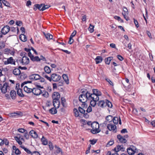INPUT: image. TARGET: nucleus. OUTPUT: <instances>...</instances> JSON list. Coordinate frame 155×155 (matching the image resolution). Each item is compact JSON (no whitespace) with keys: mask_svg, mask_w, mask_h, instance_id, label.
Masks as SVG:
<instances>
[{"mask_svg":"<svg viewBox=\"0 0 155 155\" xmlns=\"http://www.w3.org/2000/svg\"><path fill=\"white\" fill-rule=\"evenodd\" d=\"M82 94L79 96V101L82 103L86 102L88 99L89 92L87 91L86 90L82 91Z\"/></svg>","mask_w":155,"mask_h":155,"instance_id":"nucleus-1","label":"nucleus"},{"mask_svg":"<svg viewBox=\"0 0 155 155\" xmlns=\"http://www.w3.org/2000/svg\"><path fill=\"white\" fill-rule=\"evenodd\" d=\"M52 97L53 99V105L54 107L56 106L55 103H58V106H57V108H58L60 105V101L59 99L60 97L59 93L58 92H55L53 93Z\"/></svg>","mask_w":155,"mask_h":155,"instance_id":"nucleus-2","label":"nucleus"},{"mask_svg":"<svg viewBox=\"0 0 155 155\" xmlns=\"http://www.w3.org/2000/svg\"><path fill=\"white\" fill-rule=\"evenodd\" d=\"M93 93L91 94L89 93V96L90 97L95 99L97 100H99V96L102 94L101 92L97 89H93L92 90Z\"/></svg>","mask_w":155,"mask_h":155,"instance_id":"nucleus-3","label":"nucleus"},{"mask_svg":"<svg viewBox=\"0 0 155 155\" xmlns=\"http://www.w3.org/2000/svg\"><path fill=\"white\" fill-rule=\"evenodd\" d=\"M91 127L92 129L91 130V132L93 134H96L99 133L101 130L99 129V125L97 122H94L91 124Z\"/></svg>","mask_w":155,"mask_h":155,"instance_id":"nucleus-4","label":"nucleus"},{"mask_svg":"<svg viewBox=\"0 0 155 155\" xmlns=\"http://www.w3.org/2000/svg\"><path fill=\"white\" fill-rule=\"evenodd\" d=\"M61 78V77L59 74L53 73L51 75V81L52 80L54 82L59 81Z\"/></svg>","mask_w":155,"mask_h":155,"instance_id":"nucleus-5","label":"nucleus"},{"mask_svg":"<svg viewBox=\"0 0 155 155\" xmlns=\"http://www.w3.org/2000/svg\"><path fill=\"white\" fill-rule=\"evenodd\" d=\"M39 88L43 89V87L39 86V88H33L32 93L35 95H38L41 94L42 90L40 89Z\"/></svg>","mask_w":155,"mask_h":155,"instance_id":"nucleus-6","label":"nucleus"},{"mask_svg":"<svg viewBox=\"0 0 155 155\" xmlns=\"http://www.w3.org/2000/svg\"><path fill=\"white\" fill-rule=\"evenodd\" d=\"M127 150L128 154L132 155L134 154L136 152V148L134 146H131L128 148Z\"/></svg>","mask_w":155,"mask_h":155,"instance_id":"nucleus-7","label":"nucleus"},{"mask_svg":"<svg viewBox=\"0 0 155 155\" xmlns=\"http://www.w3.org/2000/svg\"><path fill=\"white\" fill-rule=\"evenodd\" d=\"M107 127L109 130H112L114 133L116 132L117 127L115 125L110 123L107 124Z\"/></svg>","mask_w":155,"mask_h":155,"instance_id":"nucleus-8","label":"nucleus"},{"mask_svg":"<svg viewBox=\"0 0 155 155\" xmlns=\"http://www.w3.org/2000/svg\"><path fill=\"white\" fill-rule=\"evenodd\" d=\"M4 64L5 65H7L9 64L15 65V61L12 57L7 58L6 61H4Z\"/></svg>","mask_w":155,"mask_h":155,"instance_id":"nucleus-9","label":"nucleus"},{"mask_svg":"<svg viewBox=\"0 0 155 155\" xmlns=\"http://www.w3.org/2000/svg\"><path fill=\"white\" fill-rule=\"evenodd\" d=\"M29 79L33 80H39L41 78V76L38 74H33L30 75L29 77Z\"/></svg>","mask_w":155,"mask_h":155,"instance_id":"nucleus-10","label":"nucleus"},{"mask_svg":"<svg viewBox=\"0 0 155 155\" xmlns=\"http://www.w3.org/2000/svg\"><path fill=\"white\" fill-rule=\"evenodd\" d=\"M10 30V28L8 26H5L2 28V33L3 35H6L9 31Z\"/></svg>","mask_w":155,"mask_h":155,"instance_id":"nucleus-11","label":"nucleus"},{"mask_svg":"<svg viewBox=\"0 0 155 155\" xmlns=\"http://www.w3.org/2000/svg\"><path fill=\"white\" fill-rule=\"evenodd\" d=\"M9 87L8 85V83L6 82L5 83L1 89L2 92L4 94L5 93L7 92L8 89Z\"/></svg>","mask_w":155,"mask_h":155,"instance_id":"nucleus-12","label":"nucleus"},{"mask_svg":"<svg viewBox=\"0 0 155 155\" xmlns=\"http://www.w3.org/2000/svg\"><path fill=\"white\" fill-rule=\"evenodd\" d=\"M43 4H36L34 5L33 9L35 11H36L37 9H38L40 11H43Z\"/></svg>","mask_w":155,"mask_h":155,"instance_id":"nucleus-13","label":"nucleus"},{"mask_svg":"<svg viewBox=\"0 0 155 155\" xmlns=\"http://www.w3.org/2000/svg\"><path fill=\"white\" fill-rule=\"evenodd\" d=\"M29 62V58L26 56L23 57L22 58L21 63L23 65H27Z\"/></svg>","mask_w":155,"mask_h":155,"instance_id":"nucleus-14","label":"nucleus"},{"mask_svg":"<svg viewBox=\"0 0 155 155\" xmlns=\"http://www.w3.org/2000/svg\"><path fill=\"white\" fill-rule=\"evenodd\" d=\"M124 150L125 148L124 147L123 145H118L116 147L114 148V150L115 152H117L120 150L124 151Z\"/></svg>","mask_w":155,"mask_h":155,"instance_id":"nucleus-15","label":"nucleus"},{"mask_svg":"<svg viewBox=\"0 0 155 155\" xmlns=\"http://www.w3.org/2000/svg\"><path fill=\"white\" fill-rule=\"evenodd\" d=\"M90 97L89 96L88 100L90 101V104L91 106L93 107H94L97 104V102L99 100H97L96 99H93L92 98H89Z\"/></svg>","mask_w":155,"mask_h":155,"instance_id":"nucleus-16","label":"nucleus"},{"mask_svg":"<svg viewBox=\"0 0 155 155\" xmlns=\"http://www.w3.org/2000/svg\"><path fill=\"white\" fill-rule=\"evenodd\" d=\"M117 138L119 141L121 143H125L127 141L126 139L120 134H119L117 135Z\"/></svg>","mask_w":155,"mask_h":155,"instance_id":"nucleus-17","label":"nucleus"},{"mask_svg":"<svg viewBox=\"0 0 155 155\" xmlns=\"http://www.w3.org/2000/svg\"><path fill=\"white\" fill-rule=\"evenodd\" d=\"M29 134L30 135L34 138H37L38 137V136L37 133L34 130H31L29 132Z\"/></svg>","mask_w":155,"mask_h":155,"instance_id":"nucleus-18","label":"nucleus"},{"mask_svg":"<svg viewBox=\"0 0 155 155\" xmlns=\"http://www.w3.org/2000/svg\"><path fill=\"white\" fill-rule=\"evenodd\" d=\"M113 117L111 115H108L106 117V120L107 121H104V124H107V121H108L109 123L111 122L113 120Z\"/></svg>","mask_w":155,"mask_h":155,"instance_id":"nucleus-19","label":"nucleus"},{"mask_svg":"<svg viewBox=\"0 0 155 155\" xmlns=\"http://www.w3.org/2000/svg\"><path fill=\"white\" fill-rule=\"evenodd\" d=\"M97 104L98 106L101 107L103 108L105 107V101H100L97 103Z\"/></svg>","mask_w":155,"mask_h":155,"instance_id":"nucleus-20","label":"nucleus"},{"mask_svg":"<svg viewBox=\"0 0 155 155\" xmlns=\"http://www.w3.org/2000/svg\"><path fill=\"white\" fill-rule=\"evenodd\" d=\"M10 96L12 99L15 100L16 98V93L14 90H12L10 92Z\"/></svg>","mask_w":155,"mask_h":155,"instance_id":"nucleus-21","label":"nucleus"},{"mask_svg":"<svg viewBox=\"0 0 155 155\" xmlns=\"http://www.w3.org/2000/svg\"><path fill=\"white\" fill-rule=\"evenodd\" d=\"M54 107L52 108L51 109H50L49 110V111L50 112V113H51V114H56L57 112V106L55 107Z\"/></svg>","mask_w":155,"mask_h":155,"instance_id":"nucleus-22","label":"nucleus"},{"mask_svg":"<svg viewBox=\"0 0 155 155\" xmlns=\"http://www.w3.org/2000/svg\"><path fill=\"white\" fill-rule=\"evenodd\" d=\"M24 90L26 92L28 93H30L31 92L32 93L33 92V89L29 88L26 86L24 87Z\"/></svg>","mask_w":155,"mask_h":155,"instance_id":"nucleus-23","label":"nucleus"},{"mask_svg":"<svg viewBox=\"0 0 155 155\" xmlns=\"http://www.w3.org/2000/svg\"><path fill=\"white\" fill-rule=\"evenodd\" d=\"M19 38L21 40L24 42L26 41L27 40L26 36L24 34H21L20 35Z\"/></svg>","mask_w":155,"mask_h":155,"instance_id":"nucleus-24","label":"nucleus"},{"mask_svg":"<svg viewBox=\"0 0 155 155\" xmlns=\"http://www.w3.org/2000/svg\"><path fill=\"white\" fill-rule=\"evenodd\" d=\"M13 73L15 75H18L20 74L21 71L19 68H15L13 71Z\"/></svg>","mask_w":155,"mask_h":155,"instance_id":"nucleus-25","label":"nucleus"},{"mask_svg":"<svg viewBox=\"0 0 155 155\" xmlns=\"http://www.w3.org/2000/svg\"><path fill=\"white\" fill-rule=\"evenodd\" d=\"M96 64L101 62L103 60L102 57L100 56H97L95 59Z\"/></svg>","mask_w":155,"mask_h":155,"instance_id":"nucleus-26","label":"nucleus"},{"mask_svg":"<svg viewBox=\"0 0 155 155\" xmlns=\"http://www.w3.org/2000/svg\"><path fill=\"white\" fill-rule=\"evenodd\" d=\"M17 95L20 97H24V95L23 94L22 90L21 89H18L17 91Z\"/></svg>","mask_w":155,"mask_h":155,"instance_id":"nucleus-27","label":"nucleus"},{"mask_svg":"<svg viewBox=\"0 0 155 155\" xmlns=\"http://www.w3.org/2000/svg\"><path fill=\"white\" fill-rule=\"evenodd\" d=\"M46 38L48 40H51L52 39L53 36L49 33H45V32L43 33Z\"/></svg>","mask_w":155,"mask_h":155,"instance_id":"nucleus-28","label":"nucleus"},{"mask_svg":"<svg viewBox=\"0 0 155 155\" xmlns=\"http://www.w3.org/2000/svg\"><path fill=\"white\" fill-rule=\"evenodd\" d=\"M113 59V57H110L106 58L105 59V62L106 64H109L111 60Z\"/></svg>","mask_w":155,"mask_h":155,"instance_id":"nucleus-29","label":"nucleus"},{"mask_svg":"<svg viewBox=\"0 0 155 155\" xmlns=\"http://www.w3.org/2000/svg\"><path fill=\"white\" fill-rule=\"evenodd\" d=\"M41 74L42 76L45 78L47 80L49 81H51V77H48L45 72H42L41 73Z\"/></svg>","mask_w":155,"mask_h":155,"instance_id":"nucleus-30","label":"nucleus"},{"mask_svg":"<svg viewBox=\"0 0 155 155\" xmlns=\"http://www.w3.org/2000/svg\"><path fill=\"white\" fill-rule=\"evenodd\" d=\"M41 141L42 142V144L45 145H46L48 144V141L47 139L44 137V136H42L41 139Z\"/></svg>","mask_w":155,"mask_h":155,"instance_id":"nucleus-31","label":"nucleus"},{"mask_svg":"<svg viewBox=\"0 0 155 155\" xmlns=\"http://www.w3.org/2000/svg\"><path fill=\"white\" fill-rule=\"evenodd\" d=\"M74 115L75 117H80V114L78 110L76 108H74L73 110Z\"/></svg>","mask_w":155,"mask_h":155,"instance_id":"nucleus-32","label":"nucleus"},{"mask_svg":"<svg viewBox=\"0 0 155 155\" xmlns=\"http://www.w3.org/2000/svg\"><path fill=\"white\" fill-rule=\"evenodd\" d=\"M63 78L65 82L67 84H68L69 83L68 77L67 75L65 74H63L62 75Z\"/></svg>","mask_w":155,"mask_h":155,"instance_id":"nucleus-33","label":"nucleus"},{"mask_svg":"<svg viewBox=\"0 0 155 155\" xmlns=\"http://www.w3.org/2000/svg\"><path fill=\"white\" fill-rule=\"evenodd\" d=\"M44 70L46 74H49L51 72L50 68L48 66H45L44 68Z\"/></svg>","mask_w":155,"mask_h":155,"instance_id":"nucleus-34","label":"nucleus"},{"mask_svg":"<svg viewBox=\"0 0 155 155\" xmlns=\"http://www.w3.org/2000/svg\"><path fill=\"white\" fill-rule=\"evenodd\" d=\"M107 106L108 107L111 108L112 107L113 105L112 103L107 100H105V107Z\"/></svg>","mask_w":155,"mask_h":155,"instance_id":"nucleus-35","label":"nucleus"},{"mask_svg":"<svg viewBox=\"0 0 155 155\" xmlns=\"http://www.w3.org/2000/svg\"><path fill=\"white\" fill-rule=\"evenodd\" d=\"M41 60V59H40L38 56L34 57V56H32V58H31V60L33 61H39Z\"/></svg>","mask_w":155,"mask_h":155,"instance_id":"nucleus-36","label":"nucleus"},{"mask_svg":"<svg viewBox=\"0 0 155 155\" xmlns=\"http://www.w3.org/2000/svg\"><path fill=\"white\" fill-rule=\"evenodd\" d=\"M41 94H42V95L45 97H47L49 96V94L48 93L44 90H42V92Z\"/></svg>","mask_w":155,"mask_h":155,"instance_id":"nucleus-37","label":"nucleus"},{"mask_svg":"<svg viewBox=\"0 0 155 155\" xmlns=\"http://www.w3.org/2000/svg\"><path fill=\"white\" fill-rule=\"evenodd\" d=\"M20 147L22 149H23L28 153L30 154L31 153V151L28 149L26 148L24 146L21 145Z\"/></svg>","mask_w":155,"mask_h":155,"instance_id":"nucleus-38","label":"nucleus"},{"mask_svg":"<svg viewBox=\"0 0 155 155\" xmlns=\"http://www.w3.org/2000/svg\"><path fill=\"white\" fill-rule=\"evenodd\" d=\"M119 119L117 117H113V120L114 123L115 124H117L118 122Z\"/></svg>","mask_w":155,"mask_h":155,"instance_id":"nucleus-39","label":"nucleus"},{"mask_svg":"<svg viewBox=\"0 0 155 155\" xmlns=\"http://www.w3.org/2000/svg\"><path fill=\"white\" fill-rule=\"evenodd\" d=\"M54 147L56 149H57L56 152L57 153H59L60 152H62L61 149L60 147L57 146L56 145H55L54 146Z\"/></svg>","mask_w":155,"mask_h":155,"instance_id":"nucleus-40","label":"nucleus"},{"mask_svg":"<svg viewBox=\"0 0 155 155\" xmlns=\"http://www.w3.org/2000/svg\"><path fill=\"white\" fill-rule=\"evenodd\" d=\"M3 4L5 6L7 7H10V4L7 1L5 0H2V1Z\"/></svg>","mask_w":155,"mask_h":155,"instance_id":"nucleus-41","label":"nucleus"},{"mask_svg":"<svg viewBox=\"0 0 155 155\" xmlns=\"http://www.w3.org/2000/svg\"><path fill=\"white\" fill-rule=\"evenodd\" d=\"M94 26L92 25L91 24H90V26L89 27L88 29L91 33H92L94 31Z\"/></svg>","mask_w":155,"mask_h":155,"instance_id":"nucleus-42","label":"nucleus"},{"mask_svg":"<svg viewBox=\"0 0 155 155\" xmlns=\"http://www.w3.org/2000/svg\"><path fill=\"white\" fill-rule=\"evenodd\" d=\"M5 42L2 41H0V49L5 47Z\"/></svg>","mask_w":155,"mask_h":155,"instance_id":"nucleus-43","label":"nucleus"},{"mask_svg":"<svg viewBox=\"0 0 155 155\" xmlns=\"http://www.w3.org/2000/svg\"><path fill=\"white\" fill-rule=\"evenodd\" d=\"M78 109L79 111L82 114H83L85 112V109L82 108L81 107H79Z\"/></svg>","mask_w":155,"mask_h":155,"instance_id":"nucleus-44","label":"nucleus"},{"mask_svg":"<svg viewBox=\"0 0 155 155\" xmlns=\"http://www.w3.org/2000/svg\"><path fill=\"white\" fill-rule=\"evenodd\" d=\"M15 139L19 145H21L22 144V142L20 140V138L17 137H15Z\"/></svg>","mask_w":155,"mask_h":155,"instance_id":"nucleus-45","label":"nucleus"},{"mask_svg":"<svg viewBox=\"0 0 155 155\" xmlns=\"http://www.w3.org/2000/svg\"><path fill=\"white\" fill-rule=\"evenodd\" d=\"M61 103L63 107H65V103L66 102L65 99L64 97H61Z\"/></svg>","mask_w":155,"mask_h":155,"instance_id":"nucleus-46","label":"nucleus"},{"mask_svg":"<svg viewBox=\"0 0 155 155\" xmlns=\"http://www.w3.org/2000/svg\"><path fill=\"white\" fill-rule=\"evenodd\" d=\"M114 17L115 19L120 21V22L123 23L124 22L123 20L119 16H115Z\"/></svg>","mask_w":155,"mask_h":155,"instance_id":"nucleus-47","label":"nucleus"},{"mask_svg":"<svg viewBox=\"0 0 155 155\" xmlns=\"http://www.w3.org/2000/svg\"><path fill=\"white\" fill-rule=\"evenodd\" d=\"M43 4V5L42 7V10L43 11H44L45 10H46V9H47L48 8H49L50 7V6L48 5H45L44 4Z\"/></svg>","mask_w":155,"mask_h":155,"instance_id":"nucleus-48","label":"nucleus"},{"mask_svg":"<svg viewBox=\"0 0 155 155\" xmlns=\"http://www.w3.org/2000/svg\"><path fill=\"white\" fill-rule=\"evenodd\" d=\"M10 51V50L8 48H5L4 50V53L6 54H8L9 53L12 54Z\"/></svg>","mask_w":155,"mask_h":155,"instance_id":"nucleus-49","label":"nucleus"},{"mask_svg":"<svg viewBox=\"0 0 155 155\" xmlns=\"http://www.w3.org/2000/svg\"><path fill=\"white\" fill-rule=\"evenodd\" d=\"M48 145L50 150H53L54 148V146L52 143L51 142H49Z\"/></svg>","mask_w":155,"mask_h":155,"instance_id":"nucleus-50","label":"nucleus"},{"mask_svg":"<svg viewBox=\"0 0 155 155\" xmlns=\"http://www.w3.org/2000/svg\"><path fill=\"white\" fill-rule=\"evenodd\" d=\"M114 142L113 140L112 141L110 140L108 142L106 145V146L107 147H110V146L113 145L114 144Z\"/></svg>","mask_w":155,"mask_h":155,"instance_id":"nucleus-51","label":"nucleus"},{"mask_svg":"<svg viewBox=\"0 0 155 155\" xmlns=\"http://www.w3.org/2000/svg\"><path fill=\"white\" fill-rule=\"evenodd\" d=\"M86 102H84V103H82L81 105V107L84 109H86L87 107V104L86 103Z\"/></svg>","mask_w":155,"mask_h":155,"instance_id":"nucleus-52","label":"nucleus"},{"mask_svg":"<svg viewBox=\"0 0 155 155\" xmlns=\"http://www.w3.org/2000/svg\"><path fill=\"white\" fill-rule=\"evenodd\" d=\"M97 140L93 139L92 140H90L89 141L91 142V143L92 145L94 144L97 142Z\"/></svg>","mask_w":155,"mask_h":155,"instance_id":"nucleus-53","label":"nucleus"},{"mask_svg":"<svg viewBox=\"0 0 155 155\" xmlns=\"http://www.w3.org/2000/svg\"><path fill=\"white\" fill-rule=\"evenodd\" d=\"M134 22L137 28H138L139 26L138 23L137 21L134 18Z\"/></svg>","mask_w":155,"mask_h":155,"instance_id":"nucleus-54","label":"nucleus"},{"mask_svg":"<svg viewBox=\"0 0 155 155\" xmlns=\"http://www.w3.org/2000/svg\"><path fill=\"white\" fill-rule=\"evenodd\" d=\"M24 137L27 139L29 138V135L28 134V132L27 130L24 132Z\"/></svg>","mask_w":155,"mask_h":155,"instance_id":"nucleus-55","label":"nucleus"},{"mask_svg":"<svg viewBox=\"0 0 155 155\" xmlns=\"http://www.w3.org/2000/svg\"><path fill=\"white\" fill-rule=\"evenodd\" d=\"M123 11L124 12H123L124 14L128 15V12L127 9L126 7H124L123 9Z\"/></svg>","mask_w":155,"mask_h":155,"instance_id":"nucleus-56","label":"nucleus"},{"mask_svg":"<svg viewBox=\"0 0 155 155\" xmlns=\"http://www.w3.org/2000/svg\"><path fill=\"white\" fill-rule=\"evenodd\" d=\"M3 141L4 142V143L5 145H8L9 142L8 141V140L7 139H5L3 140Z\"/></svg>","mask_w":155,"mask_h":155,"instance_id":"nucleus-57","label":"nucleus"},{"mask_svg":"<svg viewBox=\"0 0 155 155\" xmlns=\"http://www.w3.org/2000/svg\"><path fill=\"white\" fill-rule=\"evenodd\" d=\"M122 14L123 15L124 18L127 20L128 21L129 20V18L128 16H126L127 14H124L123 12L122 13Z\"/></svg>","mask_w":155,"mask_h":155,"instance_id":"nucleus-58","label":"nucleus"},{"mask_svg":"<svg viewBox=\"0 0 155 155\" xmlns=\"http://www.w3.org/2000/svg\"><path fill=\"white\" fill-rule=\"evenodd\" d=\"M26 130L23 128H19L18 129V131L21 133H23L25 132Z\"/></svg>","mask_w":155,"mask_h":155,"instance_id":"nucleus-59","label":"nucleus"},{"mask_svg":"<svg viewBox=\"0 0 155 155\" xmlns=\"http://www.w3.org/2000/svg\"><path fill=\"white\" fill-rule=\"evenodd\" d=\"M105 80L107 82H108L109 83V84L110 85H112V86L114 85L113 82L111 81L110 79H109V78H106L105 79Z\"/></svg>","mask_w":155,"mask_h":155,"instance_id":"nucleus-60","label":"nucleus"},{"mask_svg":"<svg viewBox=\"0 0 155 155\" xmlns=\"http://www.w3.org/2000/svg\"><path fill=\"white\" fill-rule=\"evenodd\" d=\"M107 155H119V154L117 153V152H115L114 153L111 154L110 151H108Z\"/></svg>","mask_w":155,"mask_h":155,"instance_id":"nucleus-61","label":"nucleus"},{"mask_svg":"<svg viewBox=\"0 0 155 155\" xmlns=\"http://www.w3.org/2000/svg\"><path fill=\"white\" fill-rule=\"evenodd\" d=\"M92 111V107L90 106H89L88 108H87L86 111L87 113H90Z\"/></svg>","mask_w":155,"mask_h":155,"instance_id":"nucleus-62","label":"nucleus"},{"mask_svg":"<svg viewBox=\"0 0 155 155\" xmlns=\"http://www.w3.org/2000/svg\"><path fill=\"white\" fill-rule=\"evenodd\" d=\"M16 24L18 26H21L22 24V22L20 21H17L16 22Z\"/></svg>","mask_w":155,"mask_h":155,"instance_id":"nucleus-63","label":"nucleus"},{"mask_svg":"<svg viewBox=\"0 0 155 155\" xmlns=\"http://www.w3.org/2000/svg\"><path fill=\"white\" fill-rule=\"evenodd\" d=\"M31 153V155H40V153L37 151H34Z\"/></svg>","mask_w":155,"mask_h":155,"instance_id":"nucleus-64","label":"nucleus"}]
</instances>
